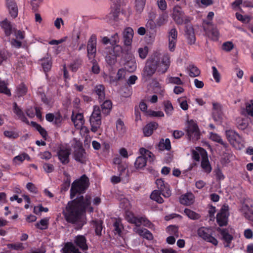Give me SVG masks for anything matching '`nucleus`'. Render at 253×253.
I'll use <instances>...</instances> for the list:
<instances>
[{
  "label": "nucleus",
  "mask_w": 253,
  "mask_h": 253,
  "mask_svg": "<svg viewBox=\"0 0 253 253\" xmlns=\"http://www.w3.org/2000/svg\"><path fill=\"white\" fill-rule=\"evenodd\" d=\"M90 205V197L84 199L83 196H80L69 202L63 211L66 220L69 223L75 224L78 229L81 228L86 223L85 209H88L90 212L93 211Z\"/></svg>",
  "instance_id": "obj_1"
},
{
  "label": "nucleus",
  "mask_w": 253,
  "mask_h": 253,
  "mask_svg": "<svg viewBox=\"0 0 253 253\" xmlns=\"http://www.w3.org/2000/svg\"><path fill=\"white\" fill-rule=\"evenodd\" d=\"M160 59V55L159 53H154L147 60L146 66L143 72V76L144 77H150L155 72L158 67V62Z\"/></svg>",
  "instance_id": "obj_2"
},
{
  "label": "nucleus",
  "mask_w": 253,
  "mask_h": 253,
  "mask_svg": "<svg viewBox=\"0 0 253 253\" xmlns=\"http://www.w3.org/2000/svg\"><path fill=\"white\" fill-rule=\"evenodd\" d=\"M88 178L85 175L81 176L80 179L75 181L72 184L70 190V197L74 199L77 193L84 192L88 186Z\"/></svg>",
  "instance_id": "obj_3"
},
{
  "label": "nucleus",
  "mask_w": 253,
  "mask_h": 253,
  "mask_svg": "<svg viewBox=\"0 0 253 253\" xmlns=\"http://www.w3.org/2000/svg\"><path fill=\"white\" fill-rule=\"evenodd\" d=\"M197 234L199 237L207 242H209L214 246L218 245L217 240L213 236V231L211 228L201 227L197 230Z\"/></svg>",
  "instance_id": "obj_4"
},
{
  "label": "nucleus",
  "mask_w": 253,
  "mask_h": 253,
  "mask_svg": "<svg viewBox=\"0 0 253 253\" xmlns=\"http://www.w3.org/2000/svg\"><path fill=\"white\" fill-rule=\"evenodd\" d=\"M90 123L91 131L94 132H96L101 124L100 110L98 106L94 107L93 111L90 118Z\"/></svg>",
  "instance_id": "obj_5"
},
{
  "label": "nucleus",
  "mask_w": 253,
  "mask_h": 253,
  "mask_svg": "<svg viewBox=\"0 0 253 253\" xmlns=\"http://www.w3.org/2000/svg\"><path fill=\"white\" fill-rule=\"evenodd\" d=\"M172 17L175 22L179 25L186 24L189 21V17L184 14L179 5H176L173 8Z\"/></svg>",
  "instance_id": "obj_6"
},
{
  "label": "nucleus",
  "mask_w": 253,
  "mask_h": 253,
  "mask_svg": "<svg viewBox=\"0 0 253 253\" xmlns=\"http://www.w3.org/2000/svg\"><path fill=\"white\" fill-rule=\"evenodd\" d=\"M187 134L190 139L197 140L200 137L198 126L193 120L188 121L186 126Z\"/></svg>",
  "instance_id": "obj_7"
},
{
  "label": "nucleus",
  "mask_w": 253,
  "mask_h": 253,
  "mask_svg": "<svg viewBox=\"0 0 253 253\" xmlns=\"http://www.w3.org/2000/svg\"><path fill=\"white\" fill-rule=\"evenodd\" d=\"M240 211L246 218L253 221V200H245L242 204Z\"/></svg>",
  "instance_id": "obj_8"
},
{
  "label": "nucleus",
  "mask_w": 253,
  "mask_h": 253,
  "mask_svg": "<svg viewBox=\"0 0 253 253\" xmlns=\"http://www.w3.org/2000/svg\"><path fill=\"white\" fill-rule=\"evenodd\" d=\"M126 219L129 222L134 224L136 226H139L141 225L148 226L150 222L145 217H136L134 216L132 212L128 211V210L126 211Z\"/></svg>",
  "instance_id": "obj_9"
},
{
  "label": "nucleus",
  "mask_w": 253,
  "mask_h": 253,
  "mask_svg": "<svg viewBox=\"0 0 253 253\" xmlns=\"http://www.w3.org/2000/svg\"><path fill=\"white\" fill-rule=\"evenodd\" d=\"M96 36L92 35L90 36L87 45V56L89 59L94 58L96 52Z\"/></svg>",
  "instance_id": "obj_10"
},
{
  "label": "nucleus",
  "mask_w": 253,
  "mask_h": 253,
  "mask_svg": "<svg viewBox=\"0 0 253 253\" xmlns=\"http://www.w3.org/2000/svg\"><path fill=\"white\" fill-rule=\"evenodd\" d=\"M71 150L64 146L60 147L57 152V156L60 162L63 165H66L69 162V156Z\"/></svg>",
  "instance_id": "obj_11"
},
{
  "label": "nucleus",
  "mask_w": 253,
  "mask_h": 253,
  "mask_svg": "<svg viewBox=\"0 0 253 253\" xmlns=\"http://www.w3.org/2000/svg\"><path fill=\"white\" fill-rule=\"evenodd\" d=\"M177 32L175 28L170 29L168 32V48L169 51H174L177 42Z\"/></svg>",
  "instance_id": "obj_12"
},
{
  "label": "nucleus",
  "mask_w": 253,
  "mask_h": 253,
  "mask_svg": "<svg viewBox=\"0 0 253 253\" xmlns=\"http://www.w3.org/2000/svg\"><path fill=\"white\" fill-rule=\"evenodd\" d=\"M119 170L120 172L119 176L114 175L112 176L111 178V182L113 184H117L121 181H123L124 182H128V170H126L125 168L119 167Z\"/></svg>",
  "instance_id": "obj_13"
},
{
  "label": "nucleus",
  "mask_w": 253,
  "mask_h": 253,
  "mask_svg": "<svg viewBox=\"0 0 253 253\" xmlns=\"http://www.w3.org/2000/svg\"><path fill=\"white\" fill-rule=\"evenodd\" d=\"M160 55L161 54L159 53ZM170 55L168 53H166L162 57L160 56V59L158 62L159 71L163 73H165L169 68L170 61Z\"/></svg>",
  "instance_id": "obj_14"
},
{
  "label": "nucleus",
  "mask_w": 253,
  "mask_h": 253,
  "mask_svg": "<svg viewBox=\"0 0 253 253\" xmlns=\"http://www.w3.org/2000/svg\"><path fill=\"white\" fill-rule=\"evenodd\" d=\"M228 207L224 206L221 209L220 212L217 214V222L220 226H224L227 223L228 217Z\"/></svg>",
  "instance_id": "obj_15"
},
{
  "label": "nucleus",
  "mask_w": 253,
  "mask_h": 253,
  "mask_svg": "<svg viewBox=\"0 0 253 253\" xmlns=\"http://www.w3.org/2000/svg\"><path fill=\"white\" fill-rule=\"evenodd\" d=\"M156 184L158 188L161 191L162 194L165 197L168 198L171 195V191L169 185L165 183L162 179H158L156 181Z\"/></svg>",
  "instance_id": "obj_16"
},
{
  "label": "nucleus",
  "mask_w": 253,
  "mask_h": 253,
  "mask_svg": "<svg viewBox=\"0 0 253 253\" xmlns=\"http://www.w3.org/2000/svg\"><path fill=\"white\" fill-rule=\"evenodd\" d=\"M199 150L202 157L201 167L204 171L209 173L211 171V168L209 161L207 152L204 149H200Z\"/></svg>",
  "instance_id": "obj_17"
},
{
  "label": "nucleus",
  "mask_w": 253,
  "mask_h": 253,
  "mask_svg": "<svg viewBox=\"0 0 253 253\" xmlns=\"http://www.w3.org/2000/svg\"><path fill=\"white\" fill-rule=\"evenodd\" d=\"M217 231L220 233L222 236V240L224 241V247L229 248L230 247V243L233 239V236L229 234V231L226 229L218 228Z\"/></svg>",
  "instance_id": "obj_18"
},
{
  "label": "nucleus",
  "mask_w": 253,
  "mask_h": 253,
  "mask_svg": "<svg viewBox=\"0 0 253 253\" xmlns=\"http://www.w3.org/2000/svg\"><path fill=\"white\" fill-rule=\"evenodd\" d=\"M206 34L212 40L217 41L219 37V32L216 27L211 22L209 23V27L205 29Z\"/></svg>",
  "instance_id": "obj_19"
},
{
  "label": "nucleus",
  "mask_w": 253,
  "mask_h": 253,
  "mask_svg": "<svg viewBox=\"0 0 253 253\" xmlns=\"http://www.w3.org/2000/svg\"><path fill=\"white\" fill-rule=\"evenodd\" d=\"M6 6L11 16L15 18L17 16L18 9L14 0H5Z\"/></svg>",
  "instance_id": "obj_20"
},
{
  "label": "nucleus",
  "mask_w": 253,
  "mask_h": 253,
  "mask_svg": "<svg viewBox=\"0 0 253 253\" xmlns=\"http://www.w3.org/2000/svg\"><path fill=\"white\" fill-rule=\"evenodd\" d=\"M74 158L78 162L81 163H85L86 160V156L84 150L82 147L76 149L74 152Z\"/></svg>",
  "instance_id": "obj_21"
},
{
  "label": "nucleus",
  "mask_w": 253,
  "mask_h": 253,
  "mask_svg": "<svg viewBox=\"0 0 253 253\" xmlns=\"http://www.w3.org/2000/svg\"><path fill=\"white\" fill-rule=\"evenodd\" d=\"M179 201L182 205L189 206L194 203L195 196L192 193L187 192L180 196Z\"/></svg>",
  "instance_id": "obj_22"
},
{
  "label": "nucleus",
  "mask_w": 253,
  "mask_h": 253,
  "mask_svg": "<svg viewBox=\"0 0 253 253\" xmlns=\"http://www.w3.org/2000/svg\"><path fill=\"white\" fill-rule=\"evenodd\" d=\"M72 120L77 129L82 128L84 124V119L82 114L77 113L75 114L74 112L72 117Z\"/></svg>",
  "instance_id": "obj_23"
},
{
  "label": "nucleus",
  "mask_w": 253,
  "mask_h": 253,
  "mask_svg": "<svg viewBox=\"0 0 253 253\" xmlns=\"http://www.w3.org/2000/svg\"><path fill=\"white\" fill-rule=\"evenodd\" d=\"M157 26H158L157 23L152 19H149L146 24L147 34L148 35L149 33L150 38L152 40L155 39Z\"/></svg>",
  "instance_id": "obj_24"
},
{
  "label": "nucleus",
  "mask_w": 253,
  "mask_h": 253,
  "mask_svg": "<svg viewBox=\"0 0 253 253\" xmlns=\"http://www.w3.org/2000/svg\"><path fill=\"white\" fill-rule=\"evenodd\" d=\"M226 135L229 141L232 145H235L236 142H240L241 140L240 136L232 130L226 131Z\"/></svg>",
  "instance_id": "obj_25"
},
{
  "label": "nucleus",
  "mask_w": 253,
  "mask_h": 253,
  "mask_svg": "<svg viewBox=\"0 0 253 253\" xmlns=\"http://www.w3.org/2000/svg\"><path fill=\"white\" fill-rule=\"evenodd\" d=\"M133 36V30L131 28L127 27L125 29L123 38L125 45L129 46L131 44Z\"/></svg>",
  "instance_id": "obj_26"
},
{
  "label": "nucleus",
  "mask_w": 253,
  "mask_h": 253,
  "mask_svg": "<svg viewBox=\"0 0 253 253\" xmlns=\"http://www.w3.org/2000/svg\"><path fill=\"white\" fill-rule=\"evenodd\" d=\"M158 124L156 122H151L146 125L143 129V132L145 136H151L154 130L156 129Z\"/></svg>",
  "instance_id": "obj_27"
},
{
  "label": "nucleus",
  "mask_w": 253,
  "mask_h": 253,
  "mask_svg": "<svg viewBox=\"0 0 253 253\" xmlns=\"http://www.w3.org/2000/svg\"><path fill=\"white\" fill-rule=\"evenodd\" d=\"M75 243L83 251H86L88 249L86 240L83 235H78L75 237Z\"/></svg>",
  "instance_id": "obj_28"
},
{
  "label": "nucleus",
  "mask_w": 253,
  "mask_h": 253,
  "mask_svg": "<svg viewBox=\"0 0 253 253\" xmlns=\"http://www.w3.org/2000/svg\"><path fill=\"white\" fill-rule=\"evenodd\" d=\"M25 160L30 161L31 158L27 154L25 153H21L13 158V163L15 165H20Z\"/></svg>",
  "instance_id": "obj_29"
},
{
  "label": "nucleus",
  "mask_w": 253,
  "mask_h": 253,
  "mask_svg": "<svg viewBox=\"0 0 253 253\" xmlns=\"http://www.w3.org/2000/svg\"><path fill=\"white\" fill-rule=\"evenodd\" d=\"M185 34L189 43L190 44H193L195 42V37L194 30L192 26L187 25L186 27Z\"/></svg>",
  "instance_id": "obj_30"
},
{
  "label": "nucleus",
  "mask_w": 253,
  "mask_h": 253,
  "mask_svg": "<svg viewBox=\"0 0 253 253\" xmlns=\"http://www.w3.org/2000/svg\"><path fill=\"white\" fill-rule=\"evenodd\" d=\"M171 148L170 141L169 138L166 139H162L158 145V149L159 151H169Z\"/></svg>",
  "instance_id": "obj_31"
},
{
  "label": "nucleus",
  "mask_w": 253,
  "mask_h": 253,
  "mask_svg": "<svg viewBox=\"0 0 253 253\" xmlns=\"http://www.w3.org/2000/svg\"><path fill=\"white\" fill-rule=\"evenodd\" d=\"M13 111L15 113L18 118L20 119L22 122L28 124L29 121L25 116L22 110L17 106L16 103L13 104Z\"/></svg>",
  "instance_id": "obj_32"
},
{
  "label": "nucleus",
  "mask_w": 253,
  "mask_h": 253,
  "mask_svg": "<svg viewBox=\"0 0 253 253\" xmlns=\"http://www.w3.org/2000/svg\"><path fill=\"white\" fill-rule=\"evenodd\" d=\"M134 231L140 236H142L148 240H152L153 238L152 233L146 229L135 228H134Z\"/></svg>",
  "instance_id": "obj_33"
},
{
  "label": "nucleus",
  "mask_w": 253,
  "mask_h": 253,
  "mask_svg": "<svg viewBox=\"0 0 253 253\" xmlns=\"http://www.w3.org/2000/svg\"><path fill=\"white\" fill-rule=\"evenodd\" d=\"M139 152L141 155L145 158V160L150 162H152L154 160V155L149 150L144 148H141L139 149Z\"/></svg>",
  "instance_id": "obj_34"
},
{
  "label": "nucleus",
  "mask_w": 253,
  "mask_h": 253,
  "mask_svg": "<svg viewBox=\"0 0 253 253\" xmlns=\"http://www.w3.org/2000/svg\"><path fill=\"white\" fill-rule=\"evenodd\" d=\"M213 116L215 121H218L221 117V105L218 103H213Z\"/></svg>",
  "instance_id": "obj_35"
},
{
  "label": "nucleus",
  "mask_w": 253,
  "mask_h": 253,
  "mask_svg": "<svg viewBox=\"0 0 253 253\" xmlns=\"http://www.w3.org/2000/svg\"><path fill=\"white\" fill-rule=\"evenodd\" d=\"M41 65L43 68L44 72H47L50 70L52 62L51 58L47 57L41 59Z\"/></svg>",
  "instance_id": "obj_36"
},
{
  "label": "nucleus",
  "mask_w": 253,
  "mask_h": 253,
  "mask_svg": "<svg viewBox=\"0 0 253 253\" xmlns=\"http://www.w3.org/2000/svg\"><path fill=\"white\" fill-rule=\"evenodd\" d=\"M125 70L129 72H133L136 68V64L134 59L130 57V59L124 64Z\"/></svg>",
  "instance_id": "obj_37"
},
{
  "label": "nucleus",
  "mask_w": 253,
  "mask_h": 253,
  "mask_svg": "<svg viewBox=\"0 0 253 253\" xmlns=\"http://www.w3.org/2000/svg\"><path fill=\"white\" fill-rule=\"evenodd\" d=\"M64 253H81L79 250L77 249L72 243H67L64 249Z\"/></svg>",
  "instance_id": "obj_38"
},
{
  "label": "nucleus",
  "mask_w": 253,
  "mask_h": 253,
  "mask_svg": "<svg viewBox=\"0 0 253 253\" xmlns=\"http://www.w3.org/2000/svg\"><path fill=\"white\" fill-rule=\"evenodd\" d=\"M103 113L108 115L112 107V103L110 100H105L101 105Z\"/></svg>",
  "instance_id": "obj_39"
},
{
  "label": "nucleus",
  "mask_w": 253,
  "mask_h": 253,
  "mask_svg": "<svg viewBox=\"0 0 253 253\" xmlns=\"http://www.w3.org/2000/svg\"><path fill=\"white\" fill-rule=\"evenodd\" d=\"M146 165V160L142 156L138 157L134 163V166L137 169H141Z\"/></svg>",
  "instance_id": "obj_40"
},
{
  "label": "nucleus",
  "mask_w": 253,
  "mask_h": 253,
  "mask_svg": "<svg viewBox=\"0 0 253 253\" xmlns=\"http://www.w3.org/2000/svg\"><path fill=\"white\" fill-rule=\"evenodd\" d=\"M1 26L4 30L5 33L7 36L10 35L12 30V27L10 22H9L7 19H5L1 23Z\"/></svg>",
  "instance_id": "obj_41"
},
{
  "label": "nucleus",
  "mask_w": 253,
  "mask_h": 253,
  "mask_svg": "<svg viewBox=\"0 0 253 253\" xmlns=\"http://www.w3.org/2000/svg\"><path fill=\"white\" fill-rule=\"evenodd\" d=\"M161 192L159 190H154L151 194L150 198L152 200L156 201L157 203L161 204L164 202L163 198L161 196Z\"/></svg>",
  "instance_id": "obj_42"
},
{
  "label": "nucleus",
  "mask_w": 253,
  "mask_h": 253,
  "mask_svg": "<svg viewBox=\"0 0 253 253\" xmlns=\"http://www.w3.org/2000/svg\"><path fill=\"white\" fill-rule=\"evenodd\" d=\"M167 82L169 84H174L178 85H182L184 83L179 78L177 77L168 76L166 79Z\"/></svg>",
  "instance_id": "obj_43"
},
{
  "label": "nucleus",
  "mask_w": 253,
  "mask_h": 253,
  "mask_svg": "<svg viewBox=\"0 0 253 253\" xmlns=\"http://www.w3.org/2000/svg\"><path fill=\"white\" fill-rule=\"evenodd\" d=\"M95 91L100 100H103L105 98L104 87L102 85H96L95 88Z\"/></svg>",
  "instance_id": "obj_44"
},
{
  "label": "nucleus",
  "mask_w": 253,
  "mask_h": 253,
  "mask_svg": "<svg viewBox=\"0 0 253 253\" xmlns=\"http://www.w3.org/2000/svg\"><path fill=\"white\" fill-rule=\"evenodd\" d=\"M38 93L40 94V97L42 102L45 104L49 106H50L52 104V101L50 98H47L46 97L44 93L42 92V88H40L38 89Z\"/></svg>",
  "instance_id": "obj_45"
},
{
  "label": "nucleus",
  "mask_w": 253,
  "mask_h": 253,
  "mask_svg": "<svg viewBox=\"0 0 253 253\" xmlns=\"http://www.w3.org/2000/svg\"><path fill=\"white\" fill-rule=\"evenodd\" d=\"M189 75L190 77H195L200 74V71L193 65H190L188 67Z\"/></svg>",
  "instance_id": "obj_46"
},
{
  "label": "nucleus",
  "mask_w": 253,
  "mask_h": 253,
  "mask_svg": "<svg viewBox=\"0 0 253 253\" xmlns=\"http://www.w3.org/2000/svg\"><path fill=\"white\" fill-rule=\"evenodd\" d=\"M116 129L117 132L120 135L124 134L126 132V127L124 122L120 119L118 120L116 122Z\"/></svg>",
  "instance_id": "obj_47"
},
{
  "label": "nucleus",
  "mask_w": 253,
  "mask_h": 253,
  "mask_svg": "<svg viewBox=\"0 0 253 253\" xmlns=\"http://www.w3.org/2000/svg\"><path fill=\"white\" fill-rule=\"evenodd\" d=\"M246 115L249 117H253V100H251L246 104Z\"/></svg>",
  "instance_id": "obj_48"
},
{
  "label": "nucleus",
  "mask_w": 253,
  "mask_h": 253,
  "mask_svg": "<svg viewBox=\"0 0 253 253\" xmlns=\"http://www.w3.org/2000/svg\"><path fill=\"white\" fill-rule=\"evenodd\" d=\"M238 127L240 129H245L248 126V120L246 119L239 118L237 120Z\"/></svg>",
  "instance_id": "obj_49"
},
{
  "label": "nucleus",
  "mask_w": 253,
  "mask_h": 253,
  "mask_svg": "<svg viewBox=\"0 0 253 253\" xmlns=\"http://www.w3.org/2000/svg\"><path fill=\"white\" fill-rule=\"evenodd\" d=\"M184 212L185 215H187L190 219L195 220L198 219L200 218V215L199 214L190 210V209H185Z\"/></svg>",
  "instance_id": "obj_50"
},
{
  "label": "nucleus",
  "mask_w": 253,
  "mask_h": 253,
  "mask_svg": "<svg viewBox=\"0 0 253 253\" xmlns=\"http://www.w3.org/2000/svg\"><path fill=\"white\" fill-rule=\"evenodd\" d=\"M48 224V220L46 218H43L41 219L39 222L37 223L36 226L41 230H44L47 228Z\"/></svg>",
  "instance_id": "obj_51"
},
{
  "label": "nucleus",
  "mask_w": 253,
  "mask_h": 253,
  "mask_svg": "<svg viewBox=\"0 0 253 253\" xmlns=\"http://www.w3.org/2000/svg\"><path fill=\"white\" fill-rule=\"evenodd\" d=\"M7 248L9 249H12L17 251H22L24 249L23 244L20 242L13 244H9L7 245Z\"/></svg>",
  "instance_id": "obj_52"
},
{
  "label": "nucleus",
  "mask_w": 253,
  "mask_h": 253,
  "mask_svg": "<svg viewBox=\"0 0 253 253\" xmlns=\"http://www.w3.org/2000/svg\"><path fill=\"white\" fill-rule=\"evenodd\" d=\"M135 7L137 11H141L145 5L146 0H133Z\"/></svg>",
  "instance_id": "obj_53"
},
{
  "label": "nucleus",
  "mask_w": 253,
  "mask_h": 253,
  "mask_svg": "<svg viewBox=\"0 0 253 253\" xmlns=\"http://www.w3.org/2000/svg\"><path fill=\"white\" fill-rule=\"evenodd\" d=\"M27 88L24 84H20L17 87L16 91V95L18 97L24 95L27 92Z\"/></svg>",
  "instance_id": "obj_54"
},
{
  "label": "nucleus",
  "mask_w": 253,
  "mask_h": 253,
  "mask_svg": "<svg viewBox=\"0 0 253 253\" xmlns=\"http://www.w3.org/2000/svg\"><path fill=\"white\" fill-rule=\"evenodd\" d=\"M165 111L168 116H170L173 112V106L171 103L169 101L164 102Z\"/></svg>",
  "instance_id": "obj_55"
},
{
  "label": "nucleus",
  "mask_w": 253,
  "mask_h": 253,
  "mask_svg": "<svg viewBox=\"0 0 253 253\" xmlns=\"http://www.w3.org/2000/svg\"><path fill=\"white\" fill-rule=\"evenodd\" d=\"M210 138L212 141L217 142L225 146V143L223 141L221 137L216 133H210Z\"/></svg>",
  "instance_id": "obj_56"
},
{
  "label": "nucleus",
  "mask_w": 253,
  "mask_h": 253,
  "mask_svg": "<svg viewBox=\"0 0 253 253\" xmlns=\"http://www.w3.org/2000/svg\"><path fill=\"white\" fill-rule=\"evenodd\" d=\"M32 125L36 128L41 135L43 137L45 138L46 136V131L40 125L37 124L36 123L32 122Z\"/></svg>",
  "instance_id": "obj_57"
},
{
  "label": "nucleus",
  "mask_w": 253,
  "mask_h": 253,
  "mask_svg": "<svg viewBox=\"0 0 253 253\" xmlns=\"http://www.w3.org/2000/svg\"><path fill=\"white\" fill-rule=\"evenodd\" d=\"M168 15L166 14L160 16L156 21L157 26L160 27L165 24L168 21Z\"/></svg>",
  "instance_id": "obj_58"
},
{
  "label": "nucleus",
  "mask_w": 253,
  "mask_h": 253,
  "mask_svg": "<svg viewBox=\"0 0 253 253\" xmlns=\"http://www.w3.org/2000/svg\"><path fill=\"white\" fill-rule=\"evenodd\" d=\"M0 92L4 93L7 95H10V91L7 88L6 84L4 81L0 80Z\"/></svg>",
  "instance_id": "obj_59"
},
{
  "label": "nucleus",
  "mask_w": 253,
  "mask_h": 253,
  "mask_svg": "<svg viewBox=\"0 0 253 253\" xmlns=\"http://www.w3.org/2000/svg\"><path fill=\"white\" fill-rule=\"evenodd\" d=\"M116 56L110 53L106 56L105 60L107 63L111 66L114 65L116 61Z\"/></svg>",
  "instance_id": "obj_60"
},
{
  "label": "nucleus",
  "mask_w": 253,
  "mask_h": 253,
  "mask_svg": "<svg viewBox=\"0 0 253 253\" xmlns=\"http://www.w3.org/2000/svg\"><path fill=\"white\" fill-rule=\"evenodd\" d=\"M139 57L142 59H145L148 52V48L147 46L139 48L138 50Z\"/></svg>",
  "instance_id": "obj_61"
},
{
  "label": "nucleus",
  "mask_w": 253,
  "mask_h": 253,
  "mask_svg": "<svg viewBox=\"0 0 253 253\" xmlns=\"http://www.w3.org/2000/svg\"><path fill=\"white\" fill-rule=\"evenodd\" d=\"M122 52V48L119 45L114 46L110 52V54H113L115 56H118L120 55Z\"/></svg>",
  "instance_id": "obj_62"
},
{
  "label": "nucleus",
  "mask_w": 253,
  "mask_h": 253,
  "mask_svg": "<svg viewBox=\"0 0 253 253\" xmlns=\"http://www.w3.org/2000/svg\"><path fill=\"white\" fill-rule=\"evenodd\" d=\"M115 230L119 235L121 234L123 227L120 219H117L114 224Z\"/></svg>",
  "instance_id": "obj_63"
},
{
  "label": "nucleus",
  "mask_w": 253,
  "mask_h": 253,
  "mask_svg": "<svg viewBox=\"0 0 253 253\" xmlns=\"http://www.w3.org/2000/svg\"><path fill=\"white\" fill-rule=\"evenodd\" d=\"M234 48V44L231 42H226L223 43L222 49L225 51L229 52Z\"/></svg>",
  "instance_id": "obj_64"
}]
</instances>
